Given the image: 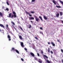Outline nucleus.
<instances>
[{
	"label": "nucleus",
	"mask_w": 63,
	"mask_h": 63,
	"mask_svg": "<svg viewBox=\"0 0 63 63\" xmlns=\"http://www.w3.org/2000/svg\"><path fill=\"white\" fill-rule=\"evenodd\" d=\"M14 15H12V14L11 13H9V16H7L8 17H11V18H13V17L14 18H16V13H13Z\"/></svg>",
	"instance_id": "f257e3e1"
},
{
	"label": "nucleus",
	"mask_w": 63,
	"mask_h": 63,
	"mask_svg": "<svg viewBox=\"0 0 63 63\" xmlns=\"http://www.w3.org/2000/svg\"><path fill=\"white\" fill-rule=\"evenodd\" d=\"M44 58L45 60L47 62V63H50V62L47 60L48 58V57L46 55H43Z\"/></svg>",
	"instance_id": "f03ea898"
},
{
	"label": "nucleus",
	"mask_w": 63,
	"mask_h": 63,
	"mask_svg": "<svg viewBox=\"0 0 63 63\" xmlns=\"http://www.w3.org/2000/svg\"><path fill=\"white\" fill-rule=\"evenodd\" d=\"M11 51H16L17 53H18V54H19V51H18V50H17V49H15V48L13 47L12 48V49L11 50Z\"/></svg>",
	"instance_id": "7ed1b4c3"
},
{
	"label": "nucleus",
	"mask_w": 63,
	"mask_h": 63,
	"mask_svg": "<svg viewBox=\"0 0 63 63\" xmlns=\"http://www.w3.org/2000/svg\"><path fill=\"white\" fill-rule=\"evenodd\" d=\"M34 18H35L36 21H37V22H38L39 20H40L39 19V18L36 16H34Z\"/></svg>",
	"instance_id": "20e7f679"
},
{
	"label": "nucleus",
	"mask_w": 63,
	"mask_h": 63,
	"mask_svg": "<svg viewBox=\"0 0 63 63\" xmlns=\"http://www.w3.org/2000/svg\"><path fill=\"white\" fill-rule=\"evenodd\" d=\"M7 38L9 39V41H11V36L9 35H7Z\"/></svg>",
	"instance_id": "39448f33"
},
{
	"label": "nucleus",
	"mask_w": 63,
	"mask_h": 63,
	"mask_svg": "<svg viewBox=\"0 0 63 63\" xmlns=\"http://www.w3.org/2000/svg\"><path fill=\"white\" fill-rule=\"evenodd\" d=\"M29 20H33L34 19V18L33 17H29Z\"/></svg>",
	"instance_id": "423d86ee"
},
{
	"label": "nucleus",
	"mask_w": 63,
	"mask_h": 63,
	"mask_svg": "<svg viewBox=\"0 0 63 63\" xmlns=\"http://www.w3.org/2000/svg\"><path fill=\"white\" fill-rule=\"evenodd\" d=\"M21 46L22 47H24V46L23 45V42H21Z\"/></svg>",
	"instance_id": "0eeeda50"
},
{
	"label": "nucleus",
	"mask_w": 63,
	"mask_h": 63,
	"mask_svg": "<svg viewBox=\"0 0 63 63\" xmlns=\"http://www.w3.org/2000/svg\"><path fill=\"white\" fill-rule=\"evenodd\" d=\"M30 54L32 56H33V57H34V56H35L34 54V53H33L32 52H31L30 53Z\"/></svg>",
	"instance_id": "6e6552de"
},
{
	"label": "nucleus",
	"mask_w": 63,
	"mask_h": 63,
	"mask_svg": "<svg viewBox=\"0 0 63 63\" xmlns=\"http://www.w3.org/2000/svg\"><path fill=\"white\" fill-rule=\"evenodd\" d=\"M56 16L57 17H58L59 16V13H57V14H56Z\"/></svg>",
	"instance_id": "1a4fd4ad"
},
{
	"label": "nucleus",
	"mask_w": 63,
	"mask_h": 63,
	"mask_svg": "<svg viewBox=\"0 0 63 63\" xmlns=\"http://www.w3.org/2000/svg\"><path fill=\"white\" fill-rule=\"evenodd\" d=\"M51 44L52 45V46H53V47H54L55 46V44H54V43L52 42H51Z\"/></svg>",
	"instance_id": "9d476101"
},
{
	"label": "nucleus",
	"mask_w": 63,
	"mask_h": 63,
	"mask_svg": "<svg viewBox=\"0 0 63 63\" xmlns=\"http://www.w3.org/2000/svg\"><path fill=\"white\" fill-rule=\"evenodd\" d=\"M38 62L40 63H42L43 62L42 60H41V59H39L38 61Z\"/></svg>",
	"instance_id": "9b49d317"
},
{
	"label": "nucleus",
	"mask_w": 63,
	"mask_h": 63,
	"mask_svg": "<svg viewBox=\"0 0 63 63\" xmlns=\"http://www.w3.org/2000/svg\"><path fill=\"white\" fill-rule=\"evenodd\" d=\"M0 27H2V28H4L5 27L4 26V25L1 24H0Z\"/></svg>",
	"instance_id": "f8f14e48"
},
{
	"label": "nucleus",
	"mask_w": 63,
	"mask_h": 63,
	"mask_svg": "<svg viewBox=\"0 0 63 63\" xmlns=\"http://www.w3.org/2000/svg\"><path fill=\"white\" fill-rule=\"evenodd\" d=\"M59 13L61 16H62L63 15V13L62 12H59Z\"/></svg>",
	"instance_id": "ddd939ff"
},
{
	"label": "nucleus",
	"mask_w": 63,
	"mask_h": 63,
	"mask_svg": "<svg viewBox=\"0 0 63 63\" xmlns=\"http://www.w3.org/2000/svg\"><path fill=\"white\" fill-rule=\"evenodd\" d=\"M43 18L45 19V20H47V17H46V16H43Z\"/></svg>",
	"instance_id": "4468645a"
},
{
	"label": "nucleus",
	"mask_w": 63,
	"mask_h": 63,
	"mask_svg": "<svg viewBox=\"0 0 63 63\" xmlns=\"http://www.w3.org/2000/svg\"><path fill=\"white\" fill-rule=\"evenodd\" d=\"M39 18H40V19L42 21H43V19H42V17H41V16H39Z\"/></svg>",
	"instance_id": "2eb2a0df"
},
{
	"label": "nucleus",
	"mask_w": 63,
	"mask_h": 63,
	"mask_svg": "<svg viewBox=\"0 0 63 63\" xmlns=\"http://www.w3.org/2000/svg\"><path fill=\"white\" fill-rule=\"evenodd\" d=\"M0 16H3V14L2 12H0Z\"/></svg>",
	"instance_id": "dca6fc26"
},
{
	"label": "nucleus",
	"mask_w": 63,
	"mask_h": 63,
	"mask_svg": "<svg viewBox=\"0 0 63 63\" xmlns=\"http://www.w3.org/2000/svg\"><path fill=\"white\" fill-rule=\"evenodd\" d=\"M56 7L58 8H61V6H58L57 5L56 6Z\"/></svg>",
	"instance_id": "f3484780"
},
{
	"label": "nucleus",
	"mask_w": 63,
	"mask_h": 63,
	"mask_svg": "<svg viewBox=\"0 0 63 63\" xmlns=\"http://www.w3.org/2000/svg\"><path fill=\"white\" fill-rule=\"evenodd\" d=\"M52 2H53V3L54 4V5H55L56 4V3H55V1L54 0H53L52 1Z\"/></svg>",
	"instance_id": "a211bd4d"
},
{
	"label": "nucleus",
	"mask_w": 63,
	"mask_h": 63,
	"mask_svg": "<svg viewBox=\"0 0 63 63\" xmlns=\"http://www.w3.org/2000/svg\"><path fill=\"white\" fill-rule=\"evenodd\" d=\"M19 38H20V39H21V40L22 39V38L21 36H19Z\"/></svg>",
	"instance_id": "6ab92c4d"
},
{
	"label": "nucleus",
	"mask_w": 63,
	"mask_h": 63,
	"mask_svg": "<svg viewBox=\"0 0 63 63\" xmlns=\"http://www.w3.org/2000/svg\"><path fill=\"white\" fill-rule=\"evenodd\" d=\"M50 49H49V48H48V52H49V53H50Z\"/></svg>",
	"instance_id": "aec40b11"
},
{
	"label": "nucleus",
	"mask_w": 63,
	"mask_h": 63,
	"mask_svg": "<svg viewBox=\"0 0 63 63\" xmlns=\"http://www.w3.org/2000/svg\"><path fill=\"white\" fill-rule=\"evenodd\" d=\"M6 3L8 5H10V4H9V3L8 1H6Z\"/></svg>",
	"instance_id": "412c9836"
},
{
	"label": "nucleus",
	"mask_w": 63,
	"mask_h": 63,
	"mask_svg": "<svg viewBox=\"0 0 63 63\" xmlns=\"http://www.w3.org/2000/svg\"><path fill=\"white\" fill-rule=\"evenodd\" d=\"M19 28L22 31H23V29H22V28L21 26H20Z\"/></svg>",
	"instance_id": "4be33fe9"
},
{
	"label": "nucleus",
	"mask_w": 63,
	"mask_h": 63,
	"mask_svg": "<svg viewBox=\"0 0 63 63\" xmlns=\"http://www.w3.org/2000/svg\"><path fill=\"white\" fill-rule=\"evenodd\" d=\"M9 11V9H8V8H7L5 10V11Z\"/></svg>",
	"instance_id": "5701e85b"
},
{
	"label": "nucleus",
	"mask_w": 63,
	"mask_h": 63,
	"mask_svg": "<svg viewBox=\"0 0 63 63\" xmlns=\"http://www.w3.org/2000/svg\"><path fill=\"white\" fill-rule=\"evenodd\" d=\"M11 23H12V24H13L14 25H15V23H14V22H13L12 21L11 22Z\"/></svg>",
	"instance_id": "b1692460"
},
{
	"label": "nucleus",
	"mask_w": 63,
	"mask_h": 63,
	"mask_svg": "<svg viewBox=\"0 0 63 63\" xmlns=\"http://www.w3.org/2000/svg\"><path fill=\"white\" fill-rule=\"evenodd\" d=\"M35 39H36V40H39V39L37 37H35Z\"/></svg>",
	"instance_id": "393cba45"
},
{
	"label": "nucleus",
	"mask_w": 63,
	"mask_h": 63,
	"mask_svg": "<svg viewBox=\"0 0 63 63\" xmlns=\"http://www.w3.org/2000/svg\"><path fill=\"white\" fill-rule=\"evenodd\" d=\"M29 26L28 27L29 28H31V25H29Z\"/></svg>",
	"instance_id": "a878e982"
},
{
	"label": "nucleus",
	"mask_w": 63,
	"mask_h": 63,
	"mask_svg": "<svg viewBox=\"0 0 63 63\" xmlns=\"http://www.w3.org/2000/svg\"><path fill=\"white\" fill-rule=\"evenodd\" d=\"M35 60H38V59H37V58L36 57H34V58Z\"/></svg>",
	"instance_id": "bb28decb"
},
{
	"label": "nucleus",
	"mask_w": 63,
	"mask_h": 63,
	"mask_svg": "<svg viewBox=\"0 0 63 63\" xmlns=\"http://www.w3.org/2000/svg\"><path fill=\"white\" fill-rule=\"evenodd\" d=\"M31 14H34L35 12H34V11H31Z\"/></svg>",
	"instance_id": "cd10ccee"
},
{
	"label": "nucleus",
	"mask_w": 63,
	"mask_h": 63,
	"mask_svg": "<svg viewBox=\"0 0 63 63\" xmlns=\"http://www.w3.org/2000/svg\"><path fill=\"white\" fill-rule=\"evenodd\" d=\"M52 50H53L54 52H56V50H55V49H53Z\"/></svg>",
	"instance_id": "c85d7f7f"
},
{
	"label": "nucleus",
	"mask_w": 63,
	"mask_h": 63,
	"mask_svg": "<svg viewBox=\"0 0 63 63\" xmlns=\"http://www.w3.org/2000/svg\"><path fill=\"white\" fill-rule=\"evenodd\" d=\"M33 48V49H35V46H34V45H33V47H32Z\"/></svg>",
	"instance_id": "c756f323"
},
{
	"label": "nucleus",
	"mask_w": 63,
	"mask_h": 63,
	"mask_svg": "<svg viewBox=\"0 0 63 63\" xmlns=\"http://www.w3.org/2000/svg\"><path fill=\"white\" fill-rule=\"evenodd\" d=\"M12 11L13 14H14V13H16L14 11V10L13 9L12 10Z\"/></svg>",
	"instance_id": "7c9ffc66"
},
{
	"label": "nucleus",
	"mask_w": 63,
	"mask_h": 63,
	"mask_svg": "<svg viewBox=\"0 0 63 63\" xmlns=\"http://www.w3.org/2000/svg\"><path fill=\"white\" fill-rule=\"evenodd\" d=\"M37 56H39V57H40V54H39L37 53Z\"/></svg>",
	"instance_id": "2f4dec72"
},
{
	"label": "nucleus",
	"mask_w": 63,
	"mask_h": 63,
	"mask_svg": "<svg viewBox=\"0 0 63 63\" xmlns=\"http://www.w3.org/2000/svg\"><path fill=\"white\" fill-rule=\"evenodd\" d=\"M61 50L62 52V53H63V50L61 49Z\"/></svg>",
	"instance_id": "473e14b6"
},
{
	"label": "nucleus",
	"mask_w": 63,
	"mask_h": 63,
	"mask_svg": "<svg viewBox=\"0 0 63 63\" xmlns=\"http://www.w3.org/2000/svg\"><path fill=\"white\" fill-rule=\"evenodd\" d=\"M35 1V0H32V2H34Z\"/></svg>",
	"instance_id": "72a5a7b5"
},
{
	"label": "nucleus",
	"mask_w": 63,
	"mask_h": 63,
	"mask_svg": "<svg viewBox=\"0 0 63 63\" xmlns=\"http://www.w3.org/2000/svg\"><path fill=\"white\" fill-rule=\"evenodd\" d=\"M40 29L41 30H43V28L42 27H40Z\"/></svg>",
	"instance_id": "f704fd0d"
},
{
	"label": "nucleus",
	"mask_w": 63,
	"mask_h": 63,
	"mask_svg": "<svg viewBox=\"0 0 63 63\" xmlns=\"http://www.w3.org/2000/svg\"><path fill=\"white\" fill-rule=\"evenodd\" d=\"M24 49H25V50H26V51H27V49L26 48H25Z\"/></svg>",
	"instance_id": "c9c22d12"
},
{
	"label": "nucleus",
	"mask_w": 63,
	"mask_h": 63,
	"mask_svg": "<svg viewBox=\"0 0 63 63\" xmlns=\"http://www.w3.org/2000/svg\"><path fill=\"white\" fill-rule=\"evenodd\" d=\"M25 13H26V14H30L29 13H28V12L27 11Z\"/></svg>",
	"instance_id": "e433bc0d"
},
{
	"label": "nucleus",
	"mask_w": 63,
	"mask_h": 63,
	"mask_svg": "<svg viewBox=\"0 0 63 63\" xmlns=\"http://www.w3.org/2000/svg\"><path fill=\"white\" fill-rule=\"evenodd\" d=\"M41 53L42 54H43V53H44V52H43V51L42 50L41 51Z\"/></svg>",
	"instance_id": "4c0bfd02"
},
{
	"label": "nucleus",
	"mask_w": 63,
	"mask_h": 63,
	"mask_svg": "<svg viewBox=\"0 0 63 63\" xmlns=\"http://www.w3.org/2000/svg\"><path fill=\"white\" fill-rule=\"evenodd\" d=\"M21 60L22 61H24V60H23V59L22 58H21Z\"/></svg>",
	"instance_id": "58836bf2"
},
{
	"label": "nucleus",
	"mask_w": 63,
	"mask_h": 63,
	"mask_svg": "<svg viewBox=\"0 0 63 63\" xmlns=\"http://www.w3.org/2000/svg\"><path fill=\"white\" fill-rule=\"evenodd\" d=\"M6 27L7 28H8V25H6Z\"/></svg>",
	"instance_id": "ea45409f"
},
{
	"label": "nucleus",
	"mask_w": 63,
	"mask_h": 63,
	"mask_svg": "<svg viewBox=\"0 0 63 63\" xmlns=\"http://www.w3.org/2000/svg\"><path fill=\"white\" fill-rule=\"evenodd\" d=\"M51 53L52 54L53 53V52L52 51H51Z\"/></svg>",
	"instance_id": "a19ab883"
},
{
	"label": "nucleus",
	"mask_w": 63,
	"mask_h": 63,
	"mask_svg": "<svg viewBox=\"0 0 63 63\" xmlns=\"http://www.w3.org/2000/svg\"><path fill=\"white\" fill-rule=\"evenodd\" d=\"M48 45H50V43L49 42H48Z\"/></svg>",
	"instance_id": "79ce46f5"
},
{
	"label": "nucleus",
	"mask_w": 63,
	"mask_h": 63,
	"mask_svg": "<svg viewBox=\"0 0 63 63\" xmlns=\"http://www.w3.org/2000/svg\"><path fill=\"white\" fill-rule=\"evenodd\" d=\"M14 29H15L16 30L17 32V30H16V28L14 27Z\"/></svg>",
	"instance_id": "37998d69"
},
{
	"label": "nucleus",
	"mask_w": 63,
	"mask_h": 63,
	"mask_svg": "<svg viewBox=\"0 0 63 63\" xmlns=\"http://www.w3.org/2000/svg\"><path fill=\"white\" fill-rule=\"evenodd\" d=\"M39 33L40 34H43V32H39Z\"/></svg>",
	"instance_id": "c03bdc74"
},
{
	"label": "nucleus",
	"mask_w": 63,
	"mask_h": 63,
	"mask_svg": "<svg viewBox=\"0 0 63 63\" xmlns=\"http://www.w3.org/2000/svg\"><path fill=\"white\" fill-rule=\"evenodd\" d=\"M57 41L58 42H60V41L58 39H57Z\"/></svg>",
	"instance_id": "a18cd8bd"
},
{
	"label": "nucleus",
	"mask_w": 63,
	"mask_h": 63,
	"mask_svg": "<svg viewBox=\"0 0 63 63\" xmlns=\"http://www.w3.org/2000/svg\"><path fill=\"white\" fill-rule=\"evenodd\" d=\"M30 22H31V23H33V21H30Z\"/></svg>",
	"instance_id": "49530a36"
},
{
	"label": "nucleus",
	"mask_w": 63,
	"mask_h": 63,
	"mask_svg": "<svg viewBox=\"0 0 63 63\" xmlns=\"http://www.w3.org/2000/svg\"><path fill=\"white\" fill-rule=\"evenodd\" d=\"M61 21L62 22V23H63V21L62 20Z\"/></svg>",
	"instance_id": "de8ad7c7"
},
{
	"label": "nucleus",
	"mask_w": 63,
	"mask_h": 63,
	"mask_svg": "<svg viewBox=\"0 0 63 63\" xmlns=\"http://www.w3.org/2000/svg\"><path fill=\"white\" fill-rule=\"evenodd\" d=\"M29 16H32V15H31L30 14H29Z\"/></svg>",
	"instance_id": "09e8293b"
},
{
	"label": "nucleus",
	"mask_w": 63,
	"mask_h": 63,
	"mask_svg": "<svg viewBox=\"0 0 63 63\" xmlns=\"http://www.w3.org/2000/svg\"><path fill=\"white\" fill-rule=\"evenodd\" d=\"M62 62L63 63V59L62 60Z\"/></svg>",
	"instance_id": "8fccbe9b"
},
{
	"label": "nucleus",
	"mask_w": 63,
	"mask_h": 63,
	"mask_svg": "<svg viewBox=\"0 0 63 63\" xmlns=\"http://www.w3.org/2000/svg\"><path fill=\"white\" fill-rule=\"evenodd\" d=\"M0 32H1V30L0 29Z\"/></svg>",
	"instance_id": "3c124183"
},
{
	"label": "nucleus",
	"mask_w": 63,
	"mask_h": 63,
	"mask_svg": "<svg viewBox=\"0 0 63 63\" xmlns=\"http://www.w3.org/2000/svg\"><path fill=\"white\" fill-rule=\"evenodd\" d=\"M4 8V7L3 6L2 7V8L3 9Z\"/></svg>",
	"instance_id": "603ef678"
},
{
	"label": "nucleus",
	"mask_w": 63,
	"mask_h": 63,
	"mask_svg": "<svg viewBox=\"0 0 63 63\" xmlns=\"http://www.w3.org/2000/svg\"><path fill=\"white\" fill-rule=\"evenodd\" d=\"M57 4H58V5H59V4L58 3Z\"/></svg>",
	"instance_id": "864d4df0"
},
{
	"label": "nucleus",
	"mask_w": 63,
	"mask_h": 63,
	"mask_svg": "<svg viewBox=\"0 0 63 63\" xmlns=\"http://www.w3.org/2000/svg\"><path fill=\"white\" fill-rule=\"evenodd\" d=\"M6 1H8V0H6Z\"/></svg>",
	"instance_id": "5fc2aeb1"
}]
</instances>
